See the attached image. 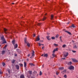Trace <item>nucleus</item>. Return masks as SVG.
Here are the masks:
<instances>
[{"instance_id":"obj_1","label":"nucleus","mask_w":78,"mask_h":78,"mask_svg":"<svg viewBox=\"0 0 78 78\" xmlns=\"http://www.w3.org/2000/svg\"><path fill=\"white\" fill-rule=\"evenodd\" d=\"M1 40L3 41V42H2V44H6V41H5V39L4 38V37L3 36L1 37Z\"/></svg>"},{"instance_id":"obj_2","label":"nucleus","mask_w":78,"mask_h":78,"mask_svg":"<svg viewBox=\"0 0 78 78\" xmlns=\"http://www.w3.org/2000/svg\"><path fill=\"white\" fill-rule=\"evenodd\" d=\"M74 66H70V67H69V70H74Z\"/></svg>"},{"instance_id":"obj_3","label":"nucleus","mask_w":78,"mask_h":78,"mask_svg":"<svg viewBox=\"0 0 78 78\" xmlns=\"http://www.w3.org/2000/svg\"><path fill=\"white\" fill-rule=\"evenodd\" d=\"M32 55L31 56V57L30 58H33L34 57V51H32Z\"/></svg>"},{"instance_id":"obj_4","label":"nucleus","mask_w":78,"mask_h":78,"mask_svg":"<svg viewBox=\"0 0 78 78\" xmlns=\"http://www.w3.org/2000/svg\"><path fill=\"white\" fill-rule=\"evenodd\" d=\"M72 60L73 62H78L77 60L75 58H72Z\"/></svg>"},{"instance_id":"obj_5","label":"nucleus","mask_w":78,"mask_h":78,"mask_svg":"<svg viewBox=\"0 0 78 78\" xmlns=\"http://www.w3.org/2000/svg\"><path fill=\"white\" fill-rule=\"evenodd\" d=\"M40 40V38H39V36H38L36 39V41H38Z\"/></svg>"},{"instance_id":"obj_6","label":"nucleus","mask_w":78,"mask_h":78,"mask_svg":"<svg viewBox=\"0 0 78 78\" xmlns=\"http://www.w3.org/2000/svg\"><path fill=\"white\" fill-rule=\"evenodd\" d=\"M58 48H55L54 50L53 51V53H55V51H58Z\"/></svg>"},{"instance_id":"obj_7","label":"nucleus","mask_w":78,"mask_h":78,"mask_svg":"<svg viewBox=\"0 0 78 78\" xmlns=\"http://www.w3.org/2000/svg\"><path fill=\"white\" fill-rule=\"evenodd\" d=\"M26 44H27L28 47H30V44L29 43H28V42H26Z\"/></svg>"},{"instance_id":"obj_8","label":"nucleus","mask_w":78,"mask_h":78,"mask_svg":"<svg viewBox=\"0 0 78 78\" xmlns=\"http://www.w3.org/2000/svg\"><path fill=\"white\" fill-rule=\"evenodd\" d=\"M20 78H24V75H23V74H21L20 76Z\"/></svg>"},{"instance_id":"obj_9","label":"nucleus","mask_w":78,"mask_h":78,"mask_svg":"<svg viewBox=\"0 0 78 78\" xmlns=\"http://www.w3.org/2000/svg\"><path fill=\"white\" fill-rule=\"evenodd\" d=\"M75 25H74V24H72V25L70 27V28H75Z\"/></svg>"},{"instance_id":"obj_10","label":"nucleus","mask_w":78,"mask_h":78,"mask_svg":"<svg viewBox=\"0 0 78 78\" xmlns=\"http://www.w3.org/2000/svg\"><path fill=\"white\" fill-rule=\"evenodd\" d=\"M16 67L17 69H19V66L18 65H16Z\"/></svg>"},{"instance_id":"obj_11","label":"nucleus","mask_w":78,"mask_h":78,"mask_svg":"<svg viewBox=\"0 0 78 78\" xmlns=\"http://www.w3.org/2000/svg\"><path fill=\"white\" fill-rule=\"evenodd\" d=\"M24 67H27V62H24Z\"/></svg>"},{"instance_id":"obj_12","label":"nucleus","mask_w":78,"mask_h":78,"mask_svg":"<svg viewBox=\"0 0 78 78\" xmlns=\"http://www.w3.org/2000/svg\"><path fill=\"white\" fill-rule=\"evenodd\" d=\"M72 64V62H68V63L67 64L68 65H71Z\"/></svg>"},{"instance_id":"obj_13","label":"nucleus","mask_w":78,"mask_h":78,"mask_svg":"<svg viewBox=\"0 0 78 78\" xmlns=\"http://www.w3.org/2000/svg\"><path fill=\"white\" fill-rule=\"evenodd\" d=\"M64 56L65 57H67L68 56V52L66 53L64 55Z\"/></svg>"},{"instance_id":"obj_14","label":"nucleus","mask_w":78,"mask_h":78,"mask_svg":"<svg viewBox=\"0 0 78 78\" xmlns=\"http://www.w3.org/2000/svg\"><path fill=\"white\" fill-rule=\"evenodd\" d=\"M51 20H53V17H54V16L53 15H51Z\"/></svg>"},{"instance_id":"obj_15","label":"nucleus","mask_w":78,"mask_h":78,"mask_svg":"<svg viewBox=\"0 0 78 78\" xmlns=\"http://www.w3.org/2000/svg\"><path fill=\"white\" fill-rule=\"evenodd\" d=\"M63 69H64V67H61L59 68V69L61 70H63Z\"/></svg>"},{"instance_id":"obj_16","label":"nucleus","mask_w":78,"mask_h":78,"mask_svg":"<svg viewBox=\"0 0 78 78\" xmlns=\"http://www.w3.org/2000/svg\"><path fill=\"white\" fill-rule=\"evenodd\" d=\"M28 72L30 75H31L32 73V71H29Z\"/></svg>"},{"instance_id":"obj_17","label":"nucleus","mask_w":78,"mask_h":78,"mask_svg":"<svg viewBox=\"0 0 78 78\" xmlns=\"http://www.w3.org/2000/svg\"><path fill=\"white\" fill-rule=\"evenodd\" d=\"M50 37V36H48L47 37V38L48 40L49 41H50V38H49Z\"/></svg>"},{"instance_id":"obj_18","label":"nucleus","mask_w":78,"mask_h":78,"mask_svg":"<svg viewBox=\"0 0 78 78\" xmlns=\"http://www.w3.org/2000/svg\"><path fill=\"white\" fill-rule=\"evenodd\" d=\"M17 47H18L17 44H16L14 45V47L15 48H17Z\"/></svg>"},{"instance_id":"obj_19","label":"nucleus","mask_w":78,"mask_h":78,"mask_svg":"<svg viewBox=\"0 0 78 78\" xmlns=\"http://www.w3.org/2000/svg\"><path fill=\"white\" fill-rule=\"evenodd\" d=\"M46 19H47V17H44L43 18V19H42V20H43V21H44V20H46Z\"/></svg>"},{"instance_id":"obj_20","label":"nucleus","mask_w":78,"mask_h":78,"mask_svg":"<svg viewBox=\"0 0 78 78\" xmlns=\"http://www.w3.org/2000/svg\"><path fill=\"white\" fill-rule=\"evenodd\" d=\"M12 43L14 45V44H15V40H13L12 41Z\"/></svg>"},{"instance_id":"obj_21","label":"nucleus","mask_w":78,"mask_h":78,"mask_svg":"<svg viewBox=\"0 0 78 78\" xmlns=\"http://www.w3.org/2000/svg\"><path fill=\"white\" fill-rule=\"evenodd\" d=\"M19 65L20 66V67H23V64L22 63H20L19 64Z\"/></svg>"},{"instance_id":"obj_22","label":"nucleus","mask_w":78,"mask_h":78,"mask_svg":"<svg viewBox=\"0 0 78 78\" xmlns=\"http://www.w3.org/2000/svg\"><path fill=\"white\" fill-rule=\"evenodd\" d=\"M4 31L5 32V34H6V33H7L6 32V31H7V29H6L5 28H4Z\"/></svg>"},{"instance_id":"obj_23","label":"nucleus","mask_w":78,"mask_h":78,"mask_svg":"<svg viewBox=\"0 0 78 78\" xmlns=\"http://www.w3.org/2000/svg\"><path fill=\"white\" fill-rule=\"evenodd\" d=\"M24 41H25V44H26L27 42V38H25L24 39Z\"/></svg>"},{"instance_id":"obj_24","label":"nucleus","mask_w":78,"mask_h":78,"mask_svg":"<svg viewBox=\"0 0 78 78\" xmlns=\"http://www.w3.org/2000/svg\"><path fill=\"white\" fill-rule=\"evenodd\" d=\"M5 53V51H2V55H3L4 53Z\"/></svg>"},{"instance_id":"obj_25","label":"nucleus","mask_w":78,"mask_h":78,"mask_svg":"<svg viewBox=\"0 0 78 78\" xmlns=\"http://www.w3.org/2000/svg\"><path fill=\"white\" fill-rule=\"evenodd\" d=\"M52 55L53 57H56V55L55 54V53H53L52 54Z\"/></svg>"},{"instance_id":"obj_26","label":"nucleus","mask_w":78,"mask_h":78,"mask_svg":"<svg viewBox=\"0 0 78 78\" xmlns=\"http://www.w3.org/2000/svg\"><path fill=\"white\" fill-rule=\"evenodd\" d=\"M44 57H47L48 56V55L47 54H44Z\"/></svg>"},{"instance_id":"obj_27","label":"nucleus","mask_w":78,"mask_h":78,"mask_svg":"<svg viewBox=\"0 0 78 78\" xmlns=\"http://www.w3.org/2000/svg\"><path fill=\"white\" fill-rule=\"evenodd\" d=\"M66 47V44H64L62 45L63 48H64V47Z\"/></svg>"},{"instance_id":"obj_28","label":"nucleus","mask_w":78,"mask_h":78,"mask_svg":"<svg viewBox=\"0 0 78 78\" xmlns=\"http://www.w3.org/2000/svg\"><path fill=\"white\" fill-rule=\"evenodd\" d=\"M15 62V60H12V63H14Z\"/></svg>"},{"instance_id":"obj_29","label":"nucleus","mask_w":78,"mask_h":78,"mask_svg":"<svg viewBox=\"0 0 78 78\" xmlns=\"http://www.w3.org/2000/svg\"><path fill=\"white\" fill-rule=\"evenodd\" d=\"M58 36H59V35L58 34L57 35L55 36L56 38H58Z\"/></svg>"},{"instance_id":"obj_30","label":"nucleus","mask_w":78,"mask_h":78,"mask_svg":"<svg viewBox=\"0 0 78 78\" xmlns=\"http://www.w3.org/2000/svg\"><path fill=\"white\" fill-rule=\"evenodd\" d=\"M29 64L30 66H34L33 63H29Z\"/></svg>"},{"instance_id":"obj_31","label":"nucleus","mask_w":78,"mask_h":78,"mask_svg":"<svg viewBox=\"0 0 78 78\" xmlns=\"http://www.w3.org/2000/svg\"><path fill=\"white\" fill-rule=\"evenodd\" d=\"M3 72L1 71V70L0 69V74H2L3 73Z\"/></svg>"},{"instance_id":"obj_32","label":"nucleus","mask_w":78,"mask_h":78,"mask_svg":"<svg viewBox=\"0 0 78 78\" xmlns=\"http://www.w3.org/2000/svg\"><path fill=\"white\" fill-rule=\"evenodd\" d=\"M51 38L52 39H55V37H52Z\"/></svg>"},{"instance_id":"obj_33","label":"nucleus","mask_w":78,"mask_h":78,"mask_svg":"<svg viewBox=\"0 0 78 78\" xmlns=\"http://www.w3.org/2000/svg\"><path fill=\"white\" fill-rule=\"evenodd\" d=\"M67 33L69 34H71V33L69 31H66Z\"/></svg>"},{"instance_id":"obj_34","label":"nucleus","mask_w":78,"mask_h":78,"mask_svg":"<svg viewBox=\"0 0 78 78\" xmlns=\"http://www.w3.org/2000/svg\"><path fill=\"white\" fill-rule=\"evenodd\" d=\"M73 48H76V45L74 46Z\"/></svg>"},{"instance_id":"obj_35","label":"nucleus","mask_w":78,"mask_h":78,"mask_svg":"<svg viewBox=\"0 0 78 78\" xmlns=\"http://www.w3.org/2000/svg\"><path fill=\"white\" fill-rule=\"evenodd\" d=\"M7 47V45H5V46L4 47V48H6V47Z\"/></svg>"},{"instance_id":"obj_36","label":"nucleus","mask_w":78,"mask_h":78,"mask_svg":"<svg viewBox=\"0 0 78 78\" xmlns=\"http://www.w3.org/2000/svg\"><path fill=\"white\" fill-rule=\"evenodd\" d=\"M64 77L67 78V75H65L64 76Z\"/></svg>"},{"instance_id":"obj_37","label":"nucleus","mask_w":78,"mask_h":78,"mask_svg":"<svg viewBox=\"0 0 78 78\" xmlns=\"http://www.w3.org/2000/svg\"><path fill=\"white\" fill-rule=\"evenodd\" d=\"M38 45H39V46L40 47V46H41V43H38Z\"/></svg>"},{"instance_id":"obj_38","label":"nucleus","mask_w":78,"mask_h":78,"mask_svg":"<svg viewBox=\"0 0 78 78\" xmlns=\"http://www.w3.org/2000/svg\"><path fill=\"white\" fill-rule=\"evenodd\" d=\"M42 72L40 71V75H42Z\"/></svg>"},{"instance_id":"obj_39","label":"nucleus","mask_w":78,"mask_h":78,"mask_svg":"<svg viewBox=\"0 0 78 78\" xmlns=\"http://www.w3.org/2000/svg\"><path fill=\"white\" fill-rule=\"evenodd\" d=\"M2 64L3 66H5V63H2Z\"/></svg>"},{"instance_id":"obj_40","label":"nucleus","mask_w":78,"mask_h":78,"mask_svg":"<svg viewBox=\"0 0 78 78\" xmlns=\"http://www.w3.org/2000/svg\"><path fill=\"white\" fill-rule=\"evenodd\" d=\"M59 73V72H56V74L57 75H58Z\"/></svg>"},{"instance_id":"obj_41","label":"nucleus","mask_w":78,"mask_h":78,"mask_svg":"<svg viewBox=\"0 0 78 78\" xmlns=\"http://www.w3.org/2000/svg\"><path fill=\"white\" fill-rule=\"evenodd\" d=\"M7 70H8L9 73H10V70H9V69H8Z\"/></svg>"},{"instance_id":"obj_42","label":"nucleus","mask_w":78,"mask_h":78,"mask_svg":"<svg viewBox=\"0 0 78 78\" xmlns=\"http://www.w3.org/2000/svg\"><path fill=\"white\" fill-rule=\"evenodd\" d=\"M33 37H36V35L34 34H33Z\"/></svg>"},{"instance_id":"obj_43","label":"nucleus","mask_w":78,"mask_h":78,"mask_svg":"<svg viewBox=\"0 0 78 78\" xmlns=\"http://www.w3.org/2000/svg\"><path fill=\"white\" fill-rule=\"evenodd\" d=\"M54 45H55V46H57V45H58L57 44H54Z\"/></svg>"},{"instance_id":"obj_44","label":"nucleus","mask_w":78,"mask_h":78,"mask_svg":"<svg viewBox=\"0 0 78 78\" xmlns=\"http://www.w3.org/2000/svg\"><path fill=\"white\" fill-rule=\"evenodd\" d=\"M27 77L28 78H30V77H31V75H30L29 76H27Z\"/></svg>"},{"instance_id":"obj_45","label":"nucleus","mask_w":78,"mask_h":78,"mask_svg":"<svg viewBox=\"0 0 78 78\" xmlns=\"http://www.w3.org/2000/svg\"><path fill=\"white\" fill-rule=\"evenodd\" d=\"M73 52V53H76V51H72Z\"/></svg>"},{"instance_id":"obj_46","label":"nucleus","mask_w":78,"mask_h":78,"mask_svg":"<svg viewBox=\"0 0 78 78\" xmlns=\"http://www.w3.org/2000/svg\"><path fill=\"white\" fill-rule=\"evenodd\" d=\"M17 56V54H15V56Z\"/></svg>"},{"instance_id":"obj_47","label":"nucleus","mask_w":78,"mask_h":78,"mask_svg":"<svg viewBox=\"0 0 78 78\" xmlns=\"http://www.w3.org/2000/svg\"><path fill=\"white\" fill-rule=\"evenodd\" d=\"M41 23H38V25H41Z\"/></svg>"},{"instance_id":"obj_48","label":"nucleus","mask_w":78,"mask_h":78,"mask_svg":"<svg viewBox=\"0 0 78 78\" xmlns=\"http://www.w3.org/2000/svg\"><path fill=\"white\" fill-rule=\"evenodd\" d=\"M60 39L61 41H62V40L61 39V37H60Z\"/></svg>"},{"instance_id":"obj_49","label":"nucleus","mask_w":78,"mask_h":78,"mask_svg":"<svg viewBox=\"0 0 78 78\" xmlns=\"http://www.w3.org/2000/svg\"><path fill=\"white\" fill-rule=\"evenodd\" d=\"M44 65H43L42 66V68H44Z\"/></svg>"},{"instance_id":"obj_50","label":"nucleus","mask_w":78,"mask_h":78,"mask_svg":"<svg viewBox=\"0 0 78 78\" xmlns=\"http://www.w3.org/2000/svg\"><path fill=\"white\" fill-rule=\"evenodd\" d=\"M66 72V70H65L63 72H64V73H65Z\"/></svg>"},{"instance_id":"obj_51","label":"nucleus","mask_w":78,"mask_h":78,"mask_svg":"<svg viewBox=\"0 0 78 78\" xmlns=\"http://www.w3.org/2000/svg\"><path fill=\"white\" fill-rule=\"evenodd\" d=\"M47 34H50V33H48V32H47Z\"/></svg>"},{"instance_id":"obj_52","label":"nucleus","mask_w":78,"mask_h":78,"mask_svg":"<svg viewBox=\"0 0 78 78\" xmlns=\"http://www.w3.org/2000/svg\"><path fill=\"white\" fill-rule=\"evenodd\" d=\"M30 54H29V55H28L27 56H28V57H29V56H30Z\"/></svg>"},{"instance_id":"obj_53","label":"nucleus","mask_w":78,"mask_h":78,"mask_svg":"<svg viewBox=\"0 0 78 78\" xmlns=\"http://www.w3.org/2000/svg\"><path fill=\"white\" fill-rule=\"evenodd\" d=\"M27 61H29V59L28 58H27Z\"/></svg>"},{"instance_id":"obj_54","label":"nucleus","mask_w":78,"mask_h":78,"mask_svg":"<svg viewBox=\"0 0 78 78\" xmlns=\"http://www.w3.org/2000/svg\"><path fill=\"white\" fill-rule=\"evenodd\" d=\"M44 47H42V49H44Z\"/></svg>"},{"instance_id":"obj_55","label":"nucleus","mask_w":78,"mask_h":78,"mask_svg":"<svg viewBox=\"0 0 78 78\" xmlns=\"http://www.w3.org/2000/svg\"><path fill=\"white\" fill-rule=\"evenodd\" d=\"M44 56V54H42V55H41V56Z\"/></svg>"},{"instance_id":"obj_56","label":"nucleus","mask_w":78,"mask_h":78,"mask_svg":"<svg viewBox=\"0 0 78 78\" xmlns=\"http://www.w3.org/2000/svg\"><path fill=\"white\" fill-rule=\"evenodd\" d=\"M47 15V13H46L45 14H44V16H46Z\"/></svg>"},{"instance_id":"obj_57","label":"nucleus","mask_w":78,"mask_h":78,"mask_svg":"<svg viewBox=\"0 0 78 78\" xmlns=\"http://www.w3.org/2000/svg\"><path fill=\"white\" fill-rule=\"evenodd\" d=\"M12 5H14V3H12Z\"/></svg>"},{"instance_id":"obj_58","label":"nucleus","mask_w":78,"mask_h":78,"mask_svg":"<svg viewBox=\"0 0 78 78\" xmlns=\"http://www.w3.org/2000/svg\"><path fill=\"white\" fill-rule=\"evenodd\" d=\"M63 59H65V58H63Z\"/></svg>"},{"instance_id":"obj_59","label":"nucleus","mask_w":78,"mask_h":78,"mask_svg":"<svg viewBox=\"0 0 78 78\" xmlns=\"http://www.w3.org/2000/svg\"><path fill=\"white\" fill-rule=\"evenodd\" d=\"M42 45H44V44H41Z\"/></svg>"},{"instance_id":"obj_60","label":"nucleus","mask_w":78,"mask_h":78,"mask_svg":"<svg viewBox=\"0 0 78 78\" xmlns=\"http://www.w3.org/2000/svg\"><path fill=\"white\" fill-rule=\"evenodd\" d=\"M69 23H68V24H69Z\"/></svg>"},{"instance_id":"obj_61","label":"nucleus","mask_w":78,"mask_h":78,"mask_svg":"<svg viewBox=\"0 0 78 78\" xmlns=\"http://www.w3.org/2000/svg\"><path fill=\"white\" fill-rule=\"evenodd\" d=\"M0 46H1V45L0 44Z\"/></svg>"},{"instance_id":"obj_62","label":"nucleus","mask_w":78,"mask_h":78,"mask_svg":"<svg viewBox=\"0 0 78 78\" xmlns=\"http://www.w3.org/2000/svg\"><path fill=\"white\" fill-rule=\"evenodd\" d=\"M73 42H74V41H73Z\"/></svg>"}]
</instances>
